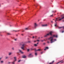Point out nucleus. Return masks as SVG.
I'll return each mask as SVG.
<instances>
[{
  "label": "nucleus",
  "instance_id": "62",
  "mask_svg": "<svg viewBox=\"0 0 64 64\" xmlns=\"http://www.w3.org/2000/svg\"><path fill=\"white\" fill-rule=\"evenodd\" d=\"M54 13H55V12H54Z\"/></svg>",
  "mask_w": 64,
  "mask_h": 64
},
{
  "label": "nucleus",
  "instance_id": "32",
  "mask_svg": "<svg viewBox=\"0 0 64 64\" xmlns=\"http://www.w3.org/2000/svg\"><path fill=\"white\" fill-rule=\"evenodd\" d=\"M53 14H52V15L50 16V17H52V16L53 15Z\"/></svg>",
  "mask_w": 64,
  "mask_h": 64
},
{
  "label": "nucleus",
  "instance_id": "21",
  "mask_svg": "<svg viewBox=\"0 0 64 64\" xmlns=\"http://www.w3.org/2000/svg\"><path fill=\"white\" fill-rule=\"evenodd\" d=\"M28 43H31V42L30 41H28Z\"/></svg>",
  "mask_w": 64,
  "mask_h": 64
},
{
  "label": "nucleus",
  "instance_id": "63",
  "mask_svg": "<svg viewBox=\"0 0 64 64\" xmlns=\"http://www.w3.org/2000/svg\"><path fill=\"white\" fill-rule=\"evenodd\" d=\"M56 11H55V12H56Z\"/></svg>",
  "mask_w": 64,
  "mask_h": 64
},
{
  "label": "nucleus",
  "instance_id": "44",
  "mask_svg": "<svg viewBox=\"0 0 64 64\" xmlns=\"http://www.w3.org/2000/svg\"><path fill=\"white\" fill-rule=\"evenodd\" d=\"M54 41H56V39H54Z\"/></svg>",
  "mask_w": 64,
  "mask_h": 64
},
{
  "label": "nucleus",
  "instance_id": "2",
  "mask_svg": "<svg viewBox=\"0 0 64 64\" xmlns=\"http://www.w3.org/2000/svg\"><path fill=\"white\" fill-rule=\"evenodd\" d=\"M50 39H51L50 40V43H53V42H54V41H53V37H51L50 38Z\"/></svg>",
  "mask_w": 64,
  "mask_h": 64
},
{
  "label": "nucleus",
  "instance_id": "3",
  "mask_svg": "<svg viewBox=\"0 0 64 64\" xmlns=\"http://www.w3.org/2000/svg\"><path fill=\"white\" fill-rule=\"evenodd\" d=\"M14 61L12 62V64H15V61H16V57H14Z\"/></svg>",
  "mask_w": 64,
  "mask_h": 64
},
{
  "label": "nucleus",
  "instance_id": "5",
  "mask_svg": "<svg viewBox=\"0 0 64 64\" xmlns=\"http://www.w3.org/2000/svg\"><path fill=\"white\" fill-rule=\"evenodd\" d=\"M38 25L37 24H36V23H35L34 24V28H35L36 29V27Z\"/></svg>",
  "mask_w": 64,
  "mask_h": 64
},
{
  "label": "nucleus",
  "instance_id": "34",
  "mask_svg": "<svg viewBox=\"0 0 64 64\" xmlns=\"http://www.w3.org/2000/svg\"><path fill=\"white\" fill-rule=\"evenodd\" d=\"M20 61H21V60H18V62H20Z\"/></svg>",
  "mask_w": 64,
  "mask_h": 64
},
{
  "label": "nucleus",
  "instance_id": "54",
  "mask_svg": "<svg viewBox=\"0 0 64 64\" xmlns=\"http://www.w3.org/2000/svg\"><path fill=\"white\" fill-rule=\"evenodd\" d=\"M0 7H1V4H0Z\"/></svg>",
  "mask_w": 64,
  "mask_h": 64
},
{
  "label": "nucleus",
  "instance_id": "31",
  "mask_svg": "<svg viewBox=\"0 0 64 64\" xmlns=\"http://www.w3.org/2000/svg\"><path fill=\"white\" fill-rule=\"evenodd\" d=\"M36 41H38V42H39V40H38Z\"/></svg>",
  "mask_w": 64,
  "mask_h": 64
},
{
  "label": "nucleus",
  "instance_id": "36",
  "mask_svg": "<svg viewBox=\"0 0 64 64\" xmlns=\"http://www.w3.org/2000/svg\"><path fill=\"white\" fill-rule=\"evenodd\" d=\"M44 45H45V44H46V43H44Z\"/></svg>",
  "mask_w": 64,
  "mask_h": 64
},
{
  "label": "nucleus",
  "instance_id": "52",
  "mask_svg": "<svg viewBox=\"0 0 64 64\" xmlns=\"http://www.w3.org/2000/svg\"><path fill=\"white\" fill-rule=\"evenodd\" d=\"M22 31V32H24V30H23V31Z\"/></svg>",
  "mask_w": 64,
  "mask_h": 64
},
{
  "label": "nucleus",
  "instance_id": "55",
  "mask_svg": "<svg viewBox=\"0 0 64 64\" xmlns=\"http://www.w3.org/2000/svg\"><path fill=\"white\" fill-rule=\"evenodd\" d=\"M22 36L23 35V34H22Z\"/></svg>",
  "mask_w": 64,
  "mask_h": 64
},
{
  "label": "nucleus",
  "instance_id": "17",
  "mask_svg": "<svg viewBox=\"0 0 64 64\" xmlns=\"http://www.w3.org/2000/svg\"><path fill=\"white\" fill-rule=\"evenodd\" d=\"M20 30H13V31H15V32H18V31H19Z\"/></svg>",
  "mask_w": 64,
  "mask_h": 64
},
{
  "label": "nucleus",
  "instance_id": "46",
  "mask_svg": "<svg viewBox=\"0 0 64 64\" xmlns=\"http://www.w3.org/2000/svg\"><path fill=\"white\" fill-rule=\"evenodd\" d=\"M47 42L48 43H49V42Z\"/></svg>",
  "mask_w": 64,
  "mask_h": 64
},
{
  "label": "nucleus",
  "instance_id": "28",
  "mask_svg": "<svg viewBox=\"0 0 64 64\" xmlns=\"http://www.w3.org/2000/svg\"><path fill=\"white\" fill-rule=\"evenodd\" d=\"M38 51V50H36V49H35V51L36 52V51Z\"/></svg>",
  "mask_w": 64,
  "mask_h": 64
},
{
  "label": "nucleus",
  "instance_id": "20",
  "mask_svg": "<svg viewBox=\"0 0 64 64\" xmlns=\"http://www.w3.org/2000/svg\"><path fill=\"white\" fill-rule=\"evenodd\" d=\"M12 50H14V48H12Z\"/></svg>",
  "mask_w": 64,
  "mask_h": 64
},
{
  "label": "nucleus",
  "instance_id": "49",
  "mask_svg": "<svg viewBox=\"0 0 64 64\" xmlns=\"http://www.w3.org/2000/svg\"><path fill=\"white\" fill-rule=\"evenodd\" d=\"M40 38H38V39H40Z\"/></svg>",
  "mask_w": 64,
  "mask_h": 64
},
{
  "label": "nucleus",
  "instance_id": "11",
  "mask_svg": "<svg viewBox=\"0 0 64 64\" xmlns=\"http://www.w3.org/2000/svg\"><path fill=\"white\" fill-rule=\"evenodd\" d=\"M22 58H26V56L25 55H24V56H22Z\"/></svg>",
  "mask_w": 64,
  "mask_h": 64
},
{
  "label": "nucleus",
  "instance_id": "57",
  "mask_svg": "<svg viewBox=\"0 0 64 64\" xmlns=\"http://www.w3.org/2000/svg\"><path fill=\"white\" fill-rule=\"evenodd\" d=\"M43 38V37H41V38Z\"/></svg>",
  "mask_w": 64,
  "mask_h": 64
},
{
  "label": "nucleus",
  "instance_id": "50",
  "mask_svg": "<svg viewBox=\"0 0 64 64\" xmlns=\"http://www.w3.org/2000/svg\"><path fill=\"white\" fill-rule=\"evenodd\" d=\"M8 63H9V64H10V63H11V62H8Z\"/></svg>",
  "mask_w": 64,
  "mask_h": 64
},
{
  "label": "nucleus",
  "instance_id": "23",
  "mask_svg": "<svg viewBox=\"0 0 64 64\" xmlns=\"http://www.w3.org/2000/svg\"><path fill=\"white\" fill-rule=\"evenodd\" d=\"M40 50H40V49H38L37 50L38 51H40Z\"/></svg>",
  "mask_w": 64,
  "mask_h": 64
},
{
  "label": "nucleus",
  "instance_id": "38",
  "mask_svg": "<svg viewBox=\"0 0 64 64\" xmlns=\"http://www.w3.org/2000/svg\"><path fill=\"white\" fill-rule=\"evenodd\" d=\"M29 51V49H28V51Z\"/></svg>",
  "mask_w": 64,
  "mask_h": 64
},
{
  "label": "nucleus",
  "instance_id": "51",
  "mask_svg": "<svg viewBox=\"0 0 64 64\" xmlns=\"http://www.w3.org/2000/svg\"><path fill=\"white\" fill-rule=\"evenodd\" d=\"M12 58H10V59H12Z\"/></svg>",
  "mask_w": 64,
  "mask_h": 64
},
{
  "label": "nucleus",
  "instance_id": "37",
  "mask_svg": "<svg viewBox=\"0 0 64 64\" xmlns=\"http://www.w3.org/2000/svg\"><path fill=\"white\" fill-rule=\"evenodd\" d=\"M64 32V30H63V31H62V33H63V32Z\"/></svg>",
  "mask_w": 64,
  "mask_h": 64
},
{
  "label": "nucleus",
  "instance_id": "45",
  "mask_svg": "<svg viewBox=\"0 0 64 64\" xmlns=\"http://www.w3.org/2000/svg\"><path fill=\"white\" fill-rule=\"evenodd\" d=\"M46 48H45V49H44V50H46Z\"/></svg>",
  "mask_w": 64,
  "mask_h": 64
},
{
  "label": "nucleus",
  "instance_id": "4",
  "mask_svg": "<svg viewBox=\"0 0 64 64\" xmlns=\"http://www.w3.org/2000/svg\"><path fill=\"white\" fill-rule=\"evenodd\" d=\"M28 57H32V56H33V55L32 53H30L28 55Z\"/></svg>",
  "mask_w": 64,
  "mask_h": 64
},
{
  "label": "nucleus",
  "instance_id": "43",
  "mask_svg": "<svg viewBox=\"0 0 64 64\" xmlns=\"http://www.w3.org/2000/svg\"><path fill=\"white\" fill-rule=\"evenodd\" d=\"M51 22H52V23H53V21H52Z\"/></svg>",
  "mask_w": 64,
  "mask_h": 64
},
{
  "label": "nucleus",
  "instance_id": "48",
  "mask_svg": "<svg viewBox=\"0 0 64 64\" xmlns=\"http://www.w3.org/2000/svg\"><path fill=\"white\" fill-rule=\"evenodd\" d=\"M18 53H19V52H17V54H18Z\"/></svg>",
  "mask_w": 64,
  "mask_h": 64
},
{
  "label": "nucleus",
  "instance_id": "56",
  "mask_svg": "<svg viewBox=\"0 0 64 64\" xmlns=\"http://www.w3.org/2000/svg\"><path fill=\"white\" fill-rule=\"evenodd\" d=\"M45 20H44V21H45Z\"/></svg>",
  "mask_w": 64,
  "mask_h": 64
},
{
  "label": "nucleus",
  "instance_id": "9",
  "mask_svg": "<svg viewBox=\"0 0 64 64\" xmlns=\"http://www.w3.org/2000/svg\"><path fill=\"white\" fill-rule=\"evenodd\" d=\"M12 54L13 53L12 52H10L8 54V55H9L10 56V55H11V54Z\"/></svg>",
  "mask_w": 64,
  "mask_h": 64
},
{
  "label": "nucleus",
  "instance_id": "22",
  "mask_svg": "<svg viewBox=\"0 0 64 64\" xmlns=\"http://www.w3.org/2000/svg\"><path fill=\"white\" fill-rule=\"evenodd\" d=\"M35 54L36 56V55H37V52Z\"/></svg>",
  "mask_w": 64,
  "mask_h": 64
},
{
  "label": "nucleus",
  "instance_id": "15",
  "mask_svg": "<svg viewBox=\"0 0 64 64\" xmlns=\"http://www.w3.org/2000/svg\"><path fill=\"white\" fill-rule=\"evenodd\" d=\"M7 34L8 35H11V34H10V33H7Z\"/></svg>",
  "mask_w": 64,
  "mask_h": 64
},
{
  "label": "nucleus",
  "instance_id": "42",
  "mask_svg": "<svg viewBox=\"0 0 64 64\" xmlns=\"http://www.w3.org/2000/svg\"><path fill=\"white\" fill-rule=\"evenodd\" d=\"M36 41H37V40L34 41V42H36Z\"/></svg>",
  "mask_w": 64,
  "mask_h": 64
},
{
  "label": "nucleus",
  "instance_id": "24",
  "mask_svg": "<svg viewBox=\"0 0 64 64\" xmlns=\"http://www.w3.org/2000/svg\"><path fill=\"white\" fill-rule=\"evenodd\" d=\"M55 27H57V24H56L54 25Z\"/></svg>",
  "mask_w": 64,
  "mask_h": 64
},
{
  "label": "nucleus",
  "instance_id": "58",
  "mask_svg": "<svg viewBox=\"0 0 64 64\" xmlns=\"http://www.w3.org/2000/svg\"><path fill=\"white\" fill-rule=\"evenodd\" d=\"M34 5V6H35V5Z\"/></svg>",
  "mask_w": 64,
  "mask_h": 64
},
{
  "label": "nucleus",
  "instance_id": "40",
  "mask_svg": "<svg viewBox=\"0 0 64 64\" xmlns=\"http://www.w3.org/2000/svg\"><path fill=\"white\" fill-rule=\"evenodd\" d=\"M1 59H2V58H0V60H1Z\"/></svg>",
  "mask_w": 64,
  "mask_h": 64
},
{
  "label": "nucleus",
  "instance_id": "53",
  "mask_svg": "<svg viewBox=\"0 0 64 64\" xmlns=\"http://www.w3.org/2000/svg\"><path fill=\"white\" fill-rule=\"evenodd\" d=\"M38 43H39L38 42V43H37V44H38Z\"/></svg>",
  "mask_w": 64,
  "mask_h": 64
},
{
  "label": "nucleus",
  "instance_id": "61",
  "mask_svg": "<svg viewBox=\"0 0 64 64\" xmlns=\"http://www.w3.org/2000/svg\"><path fill=\"white\" fill-rule=\"evenodd\" d=\"M17 36V35H16Z\"/></svg>",
  "mask_w": 64,
  "mask_h": 64
},
{
  "label": "nucleus",
  "instance_id": "12",
  "mask_svg": "<svg viewBox=\"0 0 64 64\" xmlns=\"http://www.w3.org/2000/svg\"><path fill=\"white\" fill-rule=\"evenodd\" d=\"M19 52L22 53V54H23V52H22V51L20 50H19Z\"/></svg>",
  "mask_w": 64,
  "mask_h": 64
},
{
  "label": "nucleus",
  "instance_id": "16",
  "mask_svg": "<svg viewBox=\"0 0 64 64\" xmlns=\"http://www.w3.org/2000/svg\"><path fill=\"white\" fill-rule=\"evenodd\" d=\"M34 46H36H36H37V44H34Z\"/></svg>",
  "mask_w": 64,
  "mask_h": 64
},
{
  "label": "nucleus",
  "instance_id": "27",
  "mask_svg": "<svg viewBox=\"0 0 64 64\" xmlns=\"http://www.w3.org/2000/svg\"><path fill=\"white\" fill-rule=\"evenodd\" d=\"M31 50H34V49H33L32 48H31Z\"/></svg>",
  "mask_w": 64,
  "mask_h": 64
},
{
  "label": "nucleus",
  "instance_id": "47",
  "mask_svg": "<svg viewBox=\"0 0 64 64\" xmlns=\"http://www.w3.org/2000/svg\"><path fill=\"white\" fill-rule=\"evenodd\" d=\"M32 38H34V36H33Z\"/></svg>",
  "mask_w": 64,
  "mask_h": 64
},
{
  "label": "nucleus",
  "instance_id": "10",
  "mask_svg": "<svg viewBox=\"0 0 64 64\" xmlns=\"http://www.w3.org/2000/svg\"><path fill=\"white\" fill-rule=\"evenodd\" d=\"M54 61H53L52 62L50 63L49 64H53L54 63Z\"/></svg>",
  "mask_w": 64,
  "mask_h": 64
},
{
  "label": "nucleus",
  "instance_id": "6",
  "mask_svg": "<svg viewBox=\"0 0 64 64\" xmlns=\"http://www.w3.org/2000/svg\"><path fill=\"white\" fill-rule=\"evenodd\" d=\"M53 33V32L52 31L50 32L48 34H49V35H50L51 36H52V33Z\"/></svg>",
  "mask_w": 64,
  "mask_h": 64
},
{
  "label": "nucleus",
  "instance_id": "33",
  "mask_svg": "<svg viewBox=\"0 0 64 64\" xmlns=\"http://www.w3.org/2000/svg\"><path fill=\"white\" fill-rule=\"evenodd\" d=\"M8 57H6V59H8Z\"/></svg>",
  "mask_w": 64,
  "mask_h": 64
},
{
  "label": "nucleus",
  "instance_id": "8",
  "mask_svg": "<svg viewBox=\"0 0 64 64\" xmlns=\"http://www.w3.org/2000/svg\"><path fill=\"white\" fill-rule=\"evenodd\" d=\"M47 26V24H44L42 25V27H45V26Z\"/></svg>",
  "mask_w": 64,
  "mask_h": 64
},
{
  "label": "nucleus",
  "instance_id": "18",
  "mask_svg": "<svg viewBox=\"0 0 64 64\" xmlns=\"http://www.w3.org/2000/svg\"><path fill=\"white\" fill-rule=\"evenodd\" d=\"M45 39H44V40H41V42H43L44 41H45Z\"/></svg>",
  "mask_w": 64,
  "mask_h": 64
},
{
  "label": "nucleus",
  "instance_id": "60",
  "mask_svg": "<svg viewBox=\"0 0 64 64\" xmlns=\"http://www.w3.org/2000/svg\"><path fill=\"white\" fill-rule=\"evenodd\" d=\"M53 20H54V19H53Z\"/></svg>",
  "mask_w": 64,
  "mask_h": 64
},
{
  "label": "nucleus",
  "instance_id": "41",
  "mask_svg": "<svg viewBox=\"0 0 64 64\" xmlns=\"http://www.w3.org/2000/svg\"><path fill=\"white\" fill-rule=\"evenodd\" d=\"M54 11H52V12H54Z\"/></svg>",
  "mask_w": 64,
  "mask_h": 64
},
{
  "label": "nucleus",
  "instance_id": "64",
  "mask_svg": "<svg viewBox=\"0 0 64 64\" xmlns=\"http://www.w3.org/2000/svg\"><path fill=\"white\" fill-rule=\"evenodd\" d=\"M32 35V34H31Z\"/></svg>",
  "mask_w": 64,
  "mask_h": 64
},
{
  "label": "nucleus",
  "instance_id": "19",
  "mask_svg": "<svg viewBox=\"0 0 64 64\" xmlns=\"http://www.w3.org/2000/svg\"><path fill=\"white\" fill-rule=\"evenodd\" d=\"M4 61H2L1 62V63H4Z\"/></svg>",
  "mask_w": 64,
  "mask_h": 64
},
{
  "label": "nucleus",
  "instance_id": "14",
  "mask_svg": "<svg viewBox=\"0 0 64 64\" xmlns=\"http://www.w3.org/2000/svg\"><path fill=\"white\" fill-rule=\"evenodd\" d=\"M63 60H62L60 62H58V63H57L56 64H58V63H60V62H61V63H63V62H62V61Z\"/></svg>",
  "mask_w": 64,
  "mask_h": 64
},
{
  "label": "nucleus",
  "instance_id": "1",
  "mask_svg": "<svg viewBox=\"0 0 64 64\" xmlns=\"http://www.w3.org/2000/svg\"><path fill=\"white\" fill-rule=\"evenodd\" d=\"M22 44H23L22 45V47L21 48V49H22V50H24V48H25V44L24 43V42H22Z\"/></svg>",
  "mask_w": 64,
  "mask_h": 64
},
{
  "label": "nucleus",
  "instance_id": "59",
  "mask_svg": "<svg viewBox=\"0 0 64 64\" xmlns=\"http://www.w3.org/2000/svg\"><path fill=\"white\" fill-rule=\"evenodd\" d=\"M51 25V26H52V25Z\"/></svg>",
  "mask_w": 64,
  "mask_h": 64
},
{
  "label": "nucleus",
  "instance_id": "13",
  "mask_svg": "<svg viewBox=\"0 0 64 64\" xmlns=\"http://www.w3.org/2000/svg\"><path fill=\"white\" fill-rule=\"evenodd\" d=\"M53 37H56V38H57L58 36H57V35H56H56H54L53 36Z\"/></svg>",
  "mask_w": 64,
  "mask_h": 64
},
{
  "label": "nucleus",
  "instance_id": "35",
  "mask_svg": "<svg viewBox=\"0 0 64 64\" xmlns=\"http://www.w3.org/2000/svg\"><path fill=\"white\" fill-rule=\"evenodd\" d=\"M20 11L21 12H22V10H21Z\"/></svg>",
  "mask_w": 64,
  "mask_h": 64
},
{
  "label": "nucleus",
  "instance_id": "39",
  "mask_svg": "<svg viewBox=\"0 0 64 64\" xmlns=\"http://www.w3.org/2000/svg\"><path fill=\"white\" fill-rule=\"evenodd\" d=\"M43 52H41V54H43Z\"/></svg>",
  "mask_w": 64,
  "mask_h": 64
},
{
  "label": "nucleus",
  "instance_id": "30",
  "mask_svg": "<svg viewBox=\"0 0 64 64\" xmlns=\"http://www.w3.org/2000/svg\"><path fill=\"white\" fill-rule=\"evenodd\" d=\"M26 30H28V28H26Z\"/></svg>",
  "mask_w": 64,
  "mask_h": 64
},
{
  "label": "nucleus",
  "instance_id": "7",
  "mask_svg": "<svg viewBox=\"0 0 64 64\" xmlns=\"http://www.w3.org/2000/svg\"><path fill=\"white\" fill-rule=\"evenodd\" d=\"M49 34H47L44 37H47L48 36H49Z\"/></svg>",
  "mask_w": 64,
  "mask_h": 64
},
{
  "label": "nucleus",
  "instance_id": "29",
  "mask_svg": "<svg viewBox=\"0 0 64 64\" xmlns=\"http://www.w3.org/2000/svg\"><path fill=\"white\" fill-rule=\"evenodd\" d=\"M17 40V38H16V39H15L14 40H15V41H16Z\"/></svg>",
  "mask_w": 64,
  "mask_h": 64
},
{
  "label": "nucleus",
  "instance_id": "25",
  "mask_svg": "<svg viewBox=\"0 0 64 64\" xmlns=\"http://www.w3.org/2000/svg\"><path fill=\"white\" fill-rule=\"evenodd\" d=\"M46 49H48L49 48H48V47H46Z\"/></svg>",
  "mask_w": 64,
  "mask_h": 64
},
{
  "label": "nucleus",
  "instance_id": "26",
  "mask_svg": "<svg viewBox=\"0 0 64 64\" xmlns=\"http://www.w3.org/2000/svg\"><path fill=\"white\" fill-rule=\"evenodd\" d=\"M62 27H58L59 28H62Z\"/></svg>",
  "mask_w": 64,
  "mask_h": 64
}]
</instances>
